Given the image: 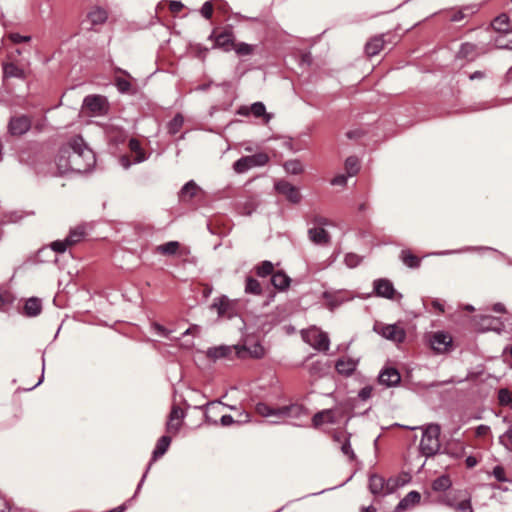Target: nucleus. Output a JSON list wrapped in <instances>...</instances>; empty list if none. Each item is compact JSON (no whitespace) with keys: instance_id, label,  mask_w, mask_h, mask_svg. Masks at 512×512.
Instances as JSON below:
<instances>
[{"instance_id":"nucleus-4","label":"nucleus","mask_w":512,"mask_h":512,"mask_svg":"<svg viewBox=\"0 0 512 512\" xmlns=\"http://www.w3.org/2000/svg\"><path fill=\"white\" fill-rule=\"evenodd\" d=\"M302 338L307 344L318 351L325 352L329 350L330 340L327 333L315 326L302 331Z\"/></svg>"},{"instance_id":"nucleus-45","label":"nucleus","mask_w":512,"mask_h":512,"mask_svg":"<svg viewBox=\"0 0 512 512\" xmlns=\"http://www.w3.org/2000/svg\"><path fill=\"white\" fill-rule=\"evenodd\" d=\"M184 123V117L181 114H176L175 117L168 124V131L170 134H176L180 131Z\"/></svg>"},{"instance_id":"nucleus-6","label":"nucleus","mask_w":512,"mask_h":512,"mask_svg":"<svg viewBox=\"0 0 512 512\" xmlns=\"http://www.w3.org/2000/svg\"><path fill=\"white\" fill-rule=\"evenodd\" d=\"M431 349L438 354L451 351L453 346L452 336L444 331L433 332L428 336Z\"/></svg>"},{"instance_id":"nucleus-11","label":"nucleus","mask_w":512,"mask_h":512,"mask_svg":"<svg viewBox=\"0 0 512 512\" xmlns=\"http://www.w3.org/2000/svg\"><path fill=\"white\" fill-rule=\"evenodd\" d=\"M237 347L236 345H220L208 348L206 351V356L213 360L219 359H233L236 356Z\"/></svg>"},{"instance_id":"nucleus-18","label":"nucleus","mask_w":512,"mask_h":512,"mask_svg":"<svg viewBox=\"0 0 512 512\" xmlns=\"http://www.w3.org/2000/svg\"><path fill=\"white\" fill-rule=\"evenodd\" d=\"M30 120L26 116L14 117L10 120L9 130L13 135H22L30 128Z\"/></svg>"},{"instance_id":"nucleus-9","label":"nucleus","mask_w":512,"mask_h":512,"mask_svg":"<svg viewBox=\"0 0 512 512\" xmlns=\"http://www.w3.org/2000/svg\"><path fill=\"white\" fill-rule=\"evenodd\" d=\"M472 321L473 326L479 331H495L501 333L503 330L499 319L490 315L475 316Z\"/></svg>"},{"instance_id":"nucleus-58","label":"nucleus","mask_w":512,"mask_h":512,"mask_svg":"<svg viewBox=\"0 0 512 512\" xmlns=\"http://www.w3.org/2000/svg\"><path fill=\"white\" fill-rule=\"evenodd\" d=\"M213 13V6L211 1H206L202 8H201V14L204 18L210 19Z\"/></svg>"},{"instance_id":"nucleus-51","label":"nucleus","mask_w":512,"mask_h":512,"mask_svg":"<svg viewBox=\"0 0 512 512\" xmlns=\"http://www.w3.org/2000/svg\"><path fill=\"white\" fill-rule=\"evenodd\" d=\"M454 510L456 512H473L470 499L466 496V494L463 495V497L455 506Z\"/></svg>"},{"instance_id":"nucleus-38","label":"nucleus","mask_w":512,"mask_h":512,"mask_svg":"<svg viewBox=\"0 0 512 512\" xmlns=\"http://www.w3.org/2000/svg\"><path fill=\"white\" fill-rule=\"evenodd\" d=\"M492 27L494 30L500 33H506L509 27V17L506 14H501L494 19L492 22Z\"/></svg>"},{"instance_id":"nucleus-22","label":"nucleus","mask_w":512,"mask_h":512,"mask_svg":"<svg viewBox=\"0 0 512 512\" xmlns=\"http://www.w3.org/2000/svg\"><path fill=\"white\" fill-rule=\"evenodd\" d=\"M379 382L388 387L397 385L400 382V374L394 368L384 369L379 375Z\"/></svg>"},{"instance_id":"nucleus-2","label":"nucleus","mask_w":512,"mask_h":512,"mask_svg":"<svg viewBox=\"0 0 512 512\" xmlns=\"http://www.w3.org/2000/svg\"><path fill=\"white\" fill-rule=\"evenodd\" d=\"M411 430L417 429L416 427H408ZM422 431V437L419 444V451L425 457H431L438 453L440 450V426L437 424H429L419 427Z\"/></svg>"},{"instance_id":"nucleus-12","label":"nucleus","mask_w":512,"mask_h":512,"mask_svg":"<svg viewBox=\"0 0 512 512\" xmlns=\"http://www.w3.org/2000/svg\"><path fill=\"white\" fill-rule=\"evenodd\" d=\"M84 109L93 115H103L107 110L106 98L99 95H90L84 99Z\"/></svg>"},{"instance_id":"nucleus-19","label":"nucleus","mask_w":512,"mask_h":512,"mask_svg":"<svg viewBox=\"0 0 512 512\" xmlns=\"http://www.w3.org/2000/svg\"><path fill=\"white\" fill-rule=\"evenodd\" d=\"M256 412L267 418H272L271 423H279L280 422V407L273 408L267 405L266 403H258L255 407Z\"/></svg>"},{"instance_id":"nucleus-32","label":"nucleus","mask_w":512,"mask_h":512,"mask_svg":"<svg viewBox=\"0 0 512 512\" xmlns=\"http://www.w3.org/2000/svg\"><path fill=\"white\" fill-rule=\"evenodd\" d=\"M180 249V243L178 241H169L167 243L158 245L156 252L161 255L172 256L178 253Z\"/></svg>"},{"instance_id":"nucleus-8","label":"nucleus","mask_w":512,"mask_h":512,"mask_svg":"<svg viewBox=\"0 0 512 512\" xmlns=\"http://www.w3.org/2000/svg\"><path fill=\"white\" fill-rule=\"evenodd\" d=\"M236 357L238 358H261L265 354L263 346L259 342H251L250 339L245 338L241 345H236Z\"/></svg>"},{"instance_id":"nucleus-27","label":"nucleus","mask_w":512,"mask_h":512,"mask_svg":"<svg viewBox=\"0 0 512 512\" xmlns=\"http://www.w3.org/2000/svg\"><path fill=\"white\" fill-rule=\"evenodd\" d=\"M171 443V438L169 436H162L156 443V447L152 454V461L157 460L162 457L168 450Z\"/></svg>"},{"instance_id":"nucleus-57","label":"nucleus","mask_w":512,"mask_h":512,"mask_svg":"<svg viewBox=\"0 0 512 512\" xmlns=\"http://www.w3.org/2000/svg\"><path fill=\"white\" fill-rule=\"evenodd\" d=\"M196 327H191V328H188L183 334H182V338L184 339V341L181 343V345L184 347V348H191L193 345H194V342L192 339H185L187 338L189 335L193 334L194 331H196Z\"/></svg>"},{"instance_id":"nucleus-48","label":"nucleus","mask_w":512,"mask_h":512,"mask_svg":"<svg viewBox=\"0 0 512 512\" xmlns=\"http://www.w3.org/2000/svg\"><path fill=\"white\" fill-rule=\"evenodd\" d=\"M245 291L247 293L259 295V294H261L262 289H261L260 283L256 279L248 277L246 280Z\"/></svg>"},{"instance_id":"nucleus-37","label":"nucleus","mask_w":512,"mask_h":512,"mask_svg":"<svg viewBox=\"0 0 512 512\" xmlns=\"http://www.w3.org/2000/svg\"><path fill=\"white\" fill-rule=\"evenodd\" d=\"M86 235L85 228L83 226L75 227L71 229L68 236L66 237L67 241L73 246L79 243L84 236Z\"/></svg>"},{"instance_id":"nucleus-35","label":"nucleus","mask_w":512,"mask_h":512,"mask_svg":"<svg viewBox=\"0 0 512 512\" xmlns=\"http://www.w3.org/2000/svg\"><path fill=\"white\" fill-rule=\"evenodd\" d=\"M495 46L500 49H512V31L501 33L494 40Z\"/></svg>"},{"instance_id":"nucleus-25","label":"nucleus","mask_w":512,"mask_h":512,"mask_svg":"<svg viewBox=\"0 0 512 512\" xmlns=\"http://www.w3.org/2000/svg\"><path fill=\"white\" fill-rule=\"evenodd\" d=\"M323 297L325 298L326 305L330 310H334L339 305H341L343 302L348 301L353 298L352 296L344 298L341 296L340 292H337V293L324 292Z\"/></svg>"},{"instance_id":"nucleus-59","label":"nucleus","mask_w":512,"mask_h":512,"mask_svg":"<svg viewBox=\"0 0 512 512\" xmlns=\"http://www.w3.org/2000/svg\"><path fill=\"white\" fill-rule=\"evenodd\" d=\"M493 476L500 482H506L507 478L505 476V470L502 466L494 467L492 471Z\"/></svg>"},{"instance_id":"nucleus-49","label":"nucleus","mask_w":512,"mask_h":512,"mask_svg":"<svg viewBox=\"0 0 512 512\" xmlns=\"http://www.w3.org/2000/svg\"><path fill=\"white\" fill-rule=\"evenodd\" d=\"M233 49L235 50V52L238 55L246 56V55H251L253 53L254 46L244 43V42H240V43H235L233 46Z\"/></svg>"},{"instance_id":"nucleus-14","label":"nucleus","mask_w":512,"mask_h":512,"mask_svg":"<svg viewBox=\"0 0 512 512\" xmlns=\"http://www.w3.org/2000/svg\"><path fill=\"white\" fill-rule=\"evenodd\" d=\"M184 416L185 413L180 407L173 406L166 424L167 432L176 435L182 426Z\"/></svg>"},{"instance_id":"nucleus-33","label":"nucleus","mask_w":512,"mask_h":512,"mask_svg":"<svg viewBox=\"0 0 512 512\" xmlns=\"http://www.w3.org/2000/svg\"><path fill=\"white\" fill-rule=\"evenodd\" d=\"M271 282L277 289H286L290 284V278L283 272H277L272 275Z\"/></svg>"},{"instance_id":"nucleus-63","label":"nucleus","mask_w":512,"mask_h":512,"mask_svg":"<svg viewBox=\"0 0 512 512\" xmlns=\"http://www.w3.org/2000/svg\"><path fill=\"white\" fill-rule=\"evenodd\" d=\"M346 183H347V176L343 175V174L337 175L331 180V184L334 186H344V185H346Z\"/></svg>"},{"instance_id":"nucleus-53","label":"nucleus","mask_w":512,"mask_h":512,"mask_svg":"<svg viewBox=\"0 0 512 512\" xmlns=\"http://www.w3.org/2000/svg\"><path fill=\"white\" fill-rule=\"evenodd\" d=\"M273 264L270 261H264L257 267V274L260 277H265L267 275L272 274L273 272Z\"/></svg>"},{"instance_id":"nucleus-55","label":"nucleus","mask_w":512,"mask_h":512,"mask_svg":"<svg viewBox=\"0 0 512 512\" xmlns=\"http://www.w3.org/2000/svg\"><path fill=\"white\" fill-rule=\"evenodd\" d=\"M344 262L347 267L354 268L360 263V257L354 253H348L344 258Z\"/></svg>"},{"instance_id":"nucleus-17","label":"nucleus","mask_w":512,"mask_h":512,"mask_svg":"<svg viewBox=\"0 0 512 512\" xmlns=\"http://www.w3.org/2000/svg\"><path fill=\"white\" fill-rule=\"evenodd\" d=\"M358 362V359H354L351 357H342L337 360L335 364V369L341 375L350 376L356 370Z\"/></svg>"},{"instance_id":"nucleus-3","label":"nucleus","mask_w":512,"mask_h":512,"mask_svg":"<svg viewBox=\"0 0 512 512\" xmlns=\"http://www.w3.org/2000/svg\"><path fill=\"white\" fill-rule=\"evenodd\" d=\"M330 225L327 218L315 216L311 221V227L308 229V238L316 245L326 246L330 243L331 237L326 226Z\"/></svg>"},{"instance_id":"nucleus-40","label":"nucleus","mask_w":512,"mask_h":512,"mask_svg":"<svg viewBox=\"0 0 512 512\" xmlns=\"http://www.w3.org/2000/svg\"><path fill=\"white\" fill-rule=\"evenodd\" d=\"M284 169L287 173L292 175H298L304 171L302 163L296 159L285 162Z\"/></svg>"},{"instance_id":"nucleus-62","label":"nucleus","mask_w":512,"mask_h":512,"mask_svg":"<svg viewBox=\"0 0 512 512\" xmlns=\"http://www.w3.org/2000/svg\"><path fill=\"white\" fill-rule=\"evenodd\" d=\"M9 38L15 44H19V43H22V42H28L31 39L30 36H24V35H20L18 33L10 34Z\"/></svg>"},{"instance_id":"nucleus-41","label":"nucleus","mask_w":512,"mask_h":512,"mask_svg":"<svg viewBox=\"0 0 512 512\" xmlns=\"http://www.w3.org/2000/svg\"><path fill=\"white\" fill-rule=\"evenodd\" d=\"M464 494L462 491L450 492L442 498V502L454 509Z\"/></svg>"},{"instance_id":"nucleus-50","label":"nucleus","mask_w":512,"mask_h":512,"mask_svg":"<svg viewBox=\"0 0 512 512\" xmlns=\"http://www.w3.org/2000/svg\"><path fill=\"white\" fill-rule=\"evenodd\" d=\"M499 443L504 446L506 450L512 452V426L499 437Z\"/></svg>"},{"instance_id":"nucleus-39","label":"nucleus","mask_w":512,"mask_h":512,"mask_svg":"<svg viewBox=\"0 0 512 512\" xmlns=\"http://www.w3.org/2000/svg\"><path fill=\"white\" fill-rule=\"evenodd\" d=\"M3 73L5 77L24 78V70L19 68L13 63H7L3 66Z\"/></svg>"},{"instance_id":"nucleus-21","label":"nucleus","mask_w":512,"mask_h":512,"mask_svg":"<svg viewBox=\"0 0 512 512\" xmlns=\"http://www.w3.org/2000/svg\"><path fill=\"white\" fill-rule=\"evenodd\" d=\"M107 20V12L100 8H93L88 14L85 23L89 24V28L103 24Z\"/></svg>"},{"instance_id":"nucleus-47","label":"nucleus","mask_w":512,"mask_h":512,"mask_svg":"<svg viewBox=\"0 0 512 512\" xmlns=\"http://www.w3.org/2000/svg\"><path fill=\"white\" fill-rule=\"evenodd\" d=\"M498 400L500 405L508 406L512 409V393L508 389L502 388L499 390Z\"/></svg>"},{"instance_id":"nucleus-1","label":"nucleus","mask_w":512,"mask_h":512,"mask_svg":"<svg viewBox=\"0 0 512 512\" xmlns=\"http://www.w3.org/2000/svg\"><path fill=\"white\" fill-rule=\"evenodd\" d=\"M94 152L85 144L80 136L71 138L58 154L56 164L59 173L70 171L79 173L89 171L95 165Z\"/></svg>"},{"instance_id":"nucleus-61","label":"nucleus","mask_w":512,"mask_h":512,"mask_svg":"<svg viewBox=\"0 0 512 512\" xmlns=\"http://www.w3.org/2000/svg\"><path fill=\"white\" fill-rule=\"evenodd\" d=\"M372 392H373L372 386H365L359 391L358 397L361 400L366 401L372 396Z\"/></svg>"},{"instance_id":"nucleus-34","label":"nucleus","mask_w":512,"mask_h":512,"mask_svg":"<svg viewBox=\"0 0 512 512\" xmlns=\"http://www.w3.org/2000/svg\"><path fill=\"white\" fill-rule=\"evenodd\" d=\"M400 259L409 268H418L420 266V259L409 250H402Z\"/></svg>"},{"instance_id":"nucleus-15","label":"nucleus","mask_w":512,"mask_h":512,"mask_svg":"<svg viewBox=\"0 0 512 512\" xmlns=\"http://www.w3.org/2000/svg\"><path fill=\"white\" fill-rule=\"evenodd\" d=\"M307 415V410L302 405L297 403L280 407V421L287 418L300 420L304 417H307Z\"/></svg>"},{"instance_id":"nucleus-64","label":"nucleus","mask_w":512,"mask_h":512,"mask_svg":"<svg viewBox=\"0 0 512 512\" xmlns=\"http://www.w3.org/2000/svg\"><path fill=\"white\" fill-rule=\"evenodd\" d=\"M153 329L161 336L163 337H169L170 331L167 330L165 327H163L160 324L154 323Z\"/></svg>"},{"instance_id":"nucleus-44","label":"nucleus","mask_w":512,"mask_h":512,"mask_svg":"<svg viewBox=\"0 0 512 512\" xmlns=\"http://www.w3.org/2000/svg\"><path fill=\"white\" fill-rule=\"evenodd\" d=\"M405 484V480L401 478H390L385 480V494L393 493L397 488L403 486Z\"/></svg>"},{"instance_id":"nucleus-23","label":"nucleus","mask_w":512,"mask_h":512,"mask_svg":"<svg viewBox=\"0 0 512 512\" xmlns=\"http://www.w3.org/2000/svg\"><path fill=\"white\" fill-rule=\"evenodd\" d=\"M421 499L420 493L417 491L409 492L396 506L395 512H402L406 509H409L419 503Z\"/></svg>"},{"instance_id":"nucleus-54","label":"nucleus","mask_w":512,"mask_h":512,"mask_svg":"<svg viewBox=\"0 0 512 512\" xmlns=\"http://www.w3.org/2000/svg\"><path fill=\"white\" fill-rule=\"evenodd\" d=\"M72 246L67 239L57 240L51 243V249L57 253H63L68 247Z\"/></svg>"},{"instance_id":"nucleus-26","label":"nucleus","mask_w":512,"mask_h":512,"mask_svg":"<svg viewBox=\"0 0 512 512\" xmlns=\"http://www.w3.org/2000/svg\"><path fill=\"white\" fill-rule=\"evenodd\" d=\"M42 310L41 300L36 297L29 298L24 305V312L28 317H35Z\"/></svg>"},{"instance_id":"nucleus-43","label":"nucleus","mask_w":512,"mask_h":512,"mask_svg":"<svg viewBox=\"0 0 512 512\" xmlns=\"http://www.w3.org/2000/svg\"><path fill=\"white\" fill-rule=\"evenodd\" d=\"M345 170L348 176H354L359 171V161L356 157L350 156L345 161Z\"/></svg>"},{"instance_id":"nucleus-16","label":"nucleus","mask_w":512,"mask_h":512,"mask_svg":"<svg viewBox=\"0 0 512 512\" xmlns=\"http://www.w3.org/2000/svg\"><path fill=\"white\" fill-rule=\"evenodd\" d=\"M234 303L226 296L214 299L211 309H215L219 317H231L233 314Z\"/></svg>"},{"instance_id":"nucleus-52","label":"nucleus","mask_w":512,"mask_h":512,"mask_svg":"<svg viewBox=\"0 0 512 512\" xmlns=\"http://www.w3.org/2000/svg\"><path fill=\"white\" fill-rule=\"evenodd\" d=\"M220 407H221V403L220 402L208 403L207 406H206V412H205L206 421L212 422V423L216 424V420H212L211 419V414L212 413L216 414L218 412V410L220 409Z\"/></svg>"},{"instance_id":"nucleus-46","label":"nucleus","mask_w":512,"mask_h":512,"mask_svg":"<svg viewBox=\"0 0 512 512\" xmlns=\"http://www.w3.org/2000/svg\"><path fill=\"white\" fill-rule=\"evenodd\" d=\"M475 49H476V47L474 44L464 43L461 45V48L458 52V56L461 58H466V59L471 60L474 57Z\"/></svg>"},{"instance_id":"nucleus-31","label":"nucleus","mask_w":512,"mask_h":512,"mask_svg":"<svg viewBox=\"0 0 512 512\" xmlns=\"http://www.w3.org/2000/svg\"><path fill=\"white\" fill-rule=\"evenodd\" d=\"M129 149L134 155V163H141L146 160V154L137 139L131 138L129 140Z\"/></svg>"},{"instance_id":"nucleus-30","label":"nucleus","mask_w":512,"mask_h":512,"mask_svg":"<svg viewBox=\"0 0 512 512\" xmlns=\"http://www.w3.org/2000/svg\"><path fill=\"white\" fill-rule=\"evenodd\" d=\"M199 190V186L191 180L182 187L180 191V198L184 202L189 201L197 195Z\"/></svg>"},{"instance_id":"nucleus-20","label":"nucleus","mask_w":512,"mask_h":512,"mask_svg":"<svg viewBox=\"0 0 512 512\" xmlns=\"http://www.w3.org/2000/svg\"><path fill=\"white\" fill-rule=\"evenodd\" d=\"M234 36L231 31H223L215 36V46L228 52L233 49Z\"/></svg>"},{"instance_id":"nucleus-24","label":"nucleus","mask_w":512,"mask_h":512,"mask_svg":"<svg viewBox=\"0 0 512 512\" xmlns=\"http://www.w3.org/2000/svg\"><path fill=\"white\" fill-rule=\"evenodd\" d=\"M369 490L373 495L385 494V479L377 474H373L369 478Z\"/></svg>"},{"instance_id":"nucleus-10","label":"nucleus","mask_w":512,"mask_h":512,"mask_svg":"<svg viewBox=\"0 0 512 512\" xmlns=\"http://www.w3.org/2000/svg\"><path fill=\"white\" fill-rule=\"evenodd\" d=\"M374 291L377 296L391 299V300H399L402 298V295L394 289V286L391 281L388 279H378L374 281Z\"/></svg>"},{"instance_id":"nucleus-42","label":"nucleus","mask_w":512,"mask_h":512,"mask_svg":"<svg viewBox=\"0 0 512 512\" xmlns=\"http://www.w3.org/2000/svg\"><path fill=\"white\" fill-rule=\"evenodd\" d=\"M451 486V480L448 476H440L435 479L432 483V488L434 491H445Z\"/></svg>"},{"instance_id":"nucleus-56","label":"nucleus","mask_w":512,"mask_h":512,"mask_svg":"<svg viewBox=\"0 0 512 512\" xmlns=\"http://www.w3.org/2000/svg\"><path fill=\"white\" fill-rule=\"evenodd\" d=\"M341 451L344 455L348 456L351 460L355 458L354 451L351 447L349 438H345L342 445Z\"/></svg>"},{"instance_id":"nucleus-7","label":"nucleus","mask_w":512,"mask_h":512,"mask_svg":"<svg viewBox=\"0 0 512 512\" xmlns=\"http://www.w3.org/2000/svg\"><path fill=\"white\" fill-rule=\"evenodd\" d=\"M373 329L385 339L397 343L403 342L406 337L405 330L398 324L376 323Z\"/></svg>"},{"instance_id":"nucleus-29","label":"nucleus","mask_w":512,"mask_h":512,"mask_svg":"<svg viewBox=\"0 0 512 512\" xmlns=\"http://www.w3.org/2000/svg\"><path fill=\"white\" fill-rule=\"evenodd\" d=\"M312 421H313L314 427H318L324 423L333 424L336 422L335 417H334V412L332 410H323V411L316 413L313 416Z\"/></svg>"},{"instance_id":"nucleus-60","label":"nucleus","mask_w":512,"mask_h":512,"mask_svg":"<svg viewBox=\"0 0 512 512\" xmlns=\"http://www.w3.org/2000/svg\"><path fill=\"white\" fill-rule=\"evenodd\" d=\"M116 86H117L118 90L122 93L128 92L131 88L130 82L125 79H122V78H118L116 80Z\"/></svg>"},{"instance_id":"nucleus-5","label":"nucleus","mask_w":512,"mask_h":512,"mask_svg":"<svg viewBox=\"0 0 512 512\" xmlns=\"http://www.w3.org/2000/svg\"><path fill=\"white\" fill-rule=\"evenodd\" d=\"M269 161V157L266 153H256L251 156H245L238 159L233 164V169L236 173H245L248 170L255 167H262L266 165Z\"/></svg>"},{"instance_id":"nucleus-36","label":"nucleus","mask_w":512,"mask_h":512,"mask_svg":"<svg viewBox=\"0 0 512 512\" xmlns=\"http://www.w3.org/2000/svg\"><path fill=\"white\" fill-rule=\"evenodd\" d=\"M250 111L257 118L263 117L265 123H268L272 118V116L266 112L265 105L262 102L253 103L250 107Z\"/></svg>"},{"instance_id":"nucleus-13","label":"nucleus","mask_w":512,"mask_h":512,"mask_svg":"<svg viewBox=\"0 0 512 512\" xmlns=\"http://www.w3.org/2000/svg\"><path fill=\"white\" fill-rule=\"evenodd\" d=\"M275 189L292 203H299L302 198L298 188L287 181L281 180L276 182Z\"/></svg>"},{"instance_id":"nucleus-28","label":"nucleus","mask_w":512,"mask_h":512,"mask_svg":"<svg viewBox=\"0 0 512 512\" xmlns=\"http://www.w3.org/2000/svg\"><path fill=\"white\" fill-rule=\"evenodd\" d=\"M384 47L383 36L373 37L365 46V51L368 56L377 55Z\"/></svg>"}]
</instances>
